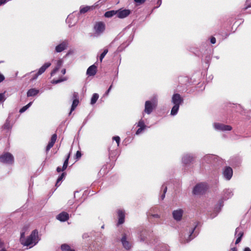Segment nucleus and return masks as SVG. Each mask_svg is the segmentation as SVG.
<instances>
[{"label":"nucleus","mask_w":251,"mask_h":251,"mask_svg":"<svg viewBox=\"0 0 251 251\" xmlns=\"http://www.w3.org/2000/svg\"><path fill=\"white\" fill-rule=\"evenodd\" d=\"M65 170H63V167L61 168V167H58L56 169V171L58 172V173H60L62 171H64Z\"/></svg>","instance_id":"nucleus-41"},{"label":"nucleus","mask_w":251,"mask_h":251,"mask_svg":"<svg viewBox=\"0 0 251 251\" xmlns=\"http://www.w3.org/2000/svg\"><path fill=\"white\" fill-rule=\"evenodd\" d=\"M51 65V63L47 62L45 63L38 70V72L35 74L31 78L32 80L36 79L38 76L42 74Z\"/></svg>","instance_id":"nucleus-6"},{"label":"nucleus","mask_w":251,"mask_h":251,"mask_svg":"<svg viewBox=\"0 0 251 251\" xmlns=\"http://www.w3.org/2000/svg\"><path fill=\"white\" fill-rule=\"evenodd\" d=\"M62 63L63 61L61 59L57 61L56 67L53 69L50 73L51 76L53 75L59 70L62 65Z\"/></svg>","instance_id":"nucleus-18"},{"label":"nucleus","mask_w":251,"mask_h":251,"mask_svg":"<svg viewBox=\"0 0 251 251\" xmlns=\"http://www.w3.org/2000/svg\"><path fill=\"white\" fill-rule=\"evenodd\" d=\"M214 127L216 129L221 131H230L232 128L230 126L220 123L215 124Z\"/></svg>","instance_id":"nucleus-8"},{"label":"nucleus","mask_w":251,"mask_h":251,"mask_svg":"<svg viewBox=\"0 0 251 251\" xmlns=\"http://www.w3.org/2000/svg\"><path fill=\"white\" fill-rule=\"evenodd\" d=\"M154 217H157V215H154Z\"/></svg>","instance_id":"nucleus-56"},{"label":"nucleus","mask_w":251,"mask_h":251,"mask_svg":"<svg viewBox=\"0 0 251 251\" xmlns=\"http://www.w3.org/2000/svg\"><path fill=\"white\" fill-rule=\"evenodd\" d=\"M183 213V210L181 209L174 210L173 212V218L176 221H179L182 219Z\"/></svg>","instance_id":"nucleus-11"},{"label":"nucleus","mask_w":251,"mask_h":251,"mask_svg":"<svg viewBox=\"0 0 251 251\" xmlns=\"http://www.w3.org/2000/svg\"><path fill=\"white\" fill-rule=\"evenodd\" d=\"M239 228L238 227L236 229V233H237L239 231Z\"/></svg>","instance_id":"nucleus-54"},{"label":"nucleus","mask_w":251,"mask_h":251,"mask_svg":"<svg viewBox=\"0 0 251 251\" xmlns=\"http://www.w3.org/2000/svg\"><path fill=\"white\" fill-rule=\"evenodd\" d=\"M3 127L5 129H7L8 128V125L7 123H5L3 126Z\"/></svg>","instance_id":"nucleus-48"},{"label":"nucleus","mask_w":251,"mask_h":251,"mask_svg":"<svg viewBox=\"0 0 251 251\" xmlns=\"http://www.w3.org/2000/svg\"><path fill=\"white\" fill-rule=\"evenodd\" d=\"M244 251H251V250L249 248L246 247L244 249Z\"/></svg>","instance_id":"nucleus-51"},{"label":"nucleus","mask_w":251,"mask_h":251,"mask_svg":"<svg viewBox=\"0 0 251 251\" xmlns=\"http://www.w3.org/2000/svg\"><path fill=\"white\" fill-rule=\"evenodd\" d=\"M66 175V173L64 172V173H62V174L58 177V178L57 179V181H56V182L55 184V186L58 187L60 185V182L61 181L63 178H64Z\"/></svg>","instance_id":"nucleus-23"},{"label":"nucleus","mask_w":251,"mask_h":251,"mask_svg":"<svg viewBox=\"0 0 251 251\" xmlns=\"http://www.w3.org/2000/svg\"><path fill=\"white\" fill-rule=\"evenodd\" d=\"M94 29L97 33L100 34L104 31L105 28V25L103 22H96L94 25Z\"/></svg>","instance_id":"nucleus-7"},{"label":"nucleus","mask_w":251,"mask_h":251,"mask_svg":"<svg viewBox=\"0 0 251 251\" xmlns=\"http://www.w3.org/2000/svg\"><path fill=\"white\" fill-rule=\"evenodd\" d=\"M91 9L90 6H86L82 8H80L79 12L80 14H84L89 11Z\"/></svg>","instance_id":"nucleus-28"},{"label":"nucleus","mask_w":251,"mask_h":251,"mask_svg":"<svg viewBox=\"0 0 251 251\" xmlns=\"http://www.w3.org/2000/svg\"><path fill=\"white\" fill-rule=\"evenodd\" d=\"M66 69H63L61 71V73L63 75H65L66 74Z\"/></svg>","instance_id":"nucleus-50"},{"label":"nucleus","mask_w":251,"mask_h":251,"mask_svg":"<svg viewBox=\"0 0 251 251\" xmlns=\"http://www.w3.org/2000/svg\"><path fill=\"white\" fill-rule=\"evenodd\" d=\"M4 99V95L2 93L0 94V102Z\"/></svg>","instance_id":"nucleus-45"},{"label":"nucleus","mask_w":251,"mask_h":251,"mask_svg":"<svg viewBox=\"0 0 251 251\" xmlns=\"http://www.w3.org/2000/svg\"><path fill=\"white\" fill-rule=\"evenodd\" d=\"M134 1L136 3L137 5H139L144 3L146 0H134Z\"/></svg>","instance_id":"nucleus-35"},{"label":"nucleus","mask_w":251,"mask_h":251,"mask_svg":"<svg viewBox=\"0 0 251 251\" xmlns=\"http://www.w3.org/2000/svg\"><path fill=\"white\" fill-rule=\"evenodd\" d=\"M99 98V95L97 93H94L92 97L91 100V104H95L96 102V101H97V100H98Z\"/></svg>","instance_id":"nucleus-26"},{"label":"nucleus","mask_w":251,"mask_h":251,"mask_svg":"<svg viewBox=\"0 0 251 251\" xmlns=\"http://www.w3.org/2000/svg\"><path fill=\"white\" fill-rule=\"evenodd\" d=\"M206 189L207 185L204 183H200L194 187L193 192L195 195H201L204 193Z\"/></svg>","instance_id":"nucleus-3"},{"label":"nucleus","mask_w":251,"mask_h":251,"mask_svg":"<svg viewBox=\"0 0 251 251\" xmlns=\"http://www.w3.org/2000/svg\"><path fill=\"white\" fill-rule=\"evenodd\" d=\"M38 241V232L37 230L35 229L32 231L31 234L28 238L25 240V241L22 242V244L25 246H28L32 245V244H36Z\"/></svg>","instance_id":"nucleus-1"},{"label":"nucleus","mask_w":251,"mask_h":251,"mask_svg":"<svg viewBox=\"0 0 251 251\" xmlns=\"http://www.w3.org/2000/svg\"><path fill=\"white\" fill-rule=\"evenodd\" d=\"M112 87V85H111L110 87H109L108 89L107 90V91L105 93V95H107L108 93L110 92L111 88Z\"/></svg>","instance_id":"nucleus-44"},{"label":"nucleus","mask_w":251,"mask_h":251,"mask_svg":"<svg viewBox=\"0 0 251 251\" xmlns=\"http://www.w3.org/2000/svg\"><path fill=\"white\" fill-rule=\"evenodd\" d=\"M138 126L139 127V128L136 132V134H139L145 128L146 125L144 122L142 120H140L138 123Z\"/></svg>","instance_id":"nucleus-17"},{"label":"nucleus","mask_w":251,"mask_h":251,"mask_svg":"<svg viewBox=\"0 0 251 251\" xmlns=\"http://www.w3.org/2000/svg\"><path fill=\"white\" fill-rule=\"evenodd\" d=\"M0 162L3 163L12 164L14 162V157L9 152H5L0 155Z\"/></svg>","instance_id":"nucleus-2"},{"label":"nucleus","mask_w":251,"mask_h":251,"mask_svg":"<svg viewBox=\"0 0 251 251\" xmlns=\"http://www.w3.org/2000/svg\"><path fill=\"white\" fill-rule=\"evenodd\" d=\"M131 13L129 9L121 8L117 10V17L120 19H124L128 17Z\"/></svg>","instance_id":"nucleus-5"},{"label":"nucleus","mask_w":251,"mask_h":251,"mask_svg":"<svg viewBox=\"0 0 251 251\" xmlns=\"http://www.w3.org/2000/svg\"><path fill=\"white\" fill-rule=\"evenodd\" d=\"M233 175V170L230 167L226 166L224 170L223 175L227 179L229 180L231 178Z\"/></svg>","instance_id":"nucleus-9"},{"label":"nucleus","mask_w":251,"mask_h":251,"mask_svg":"<svg viewBox=\"0 0 251 251\" xmlns=\"http://www.w3.org/2000/svg\"><path fill=\"white\" fill-rule=\"evenodd\" d=\"M81 155H82V154H81V151H77L76 153L75 154V159L78 160L80 158V157H81Z\"/></svg>","instance_id":"nucleus-36"},{"label":"nucleus","mask_w":251,"mask_h":251,"mask_svg":"<svg viewBox=\"0 0 251 251\" xmlns=\"http://www.w3.org/2000/svg\"><path fill=\"white\" fill-rule=\"evenodd\" d=\"M112 139H113V140H115L116 142V143L117 144V146H119L120 142V137L118 136H114L112 138Z\"/></svg>","instance_id":"nucleus-34"},{"label":"nucleus","mask_w":251,"mask_h":251,"mask_svg":"<svg viewBox=\"0 0 251 251\" xmlns=\"http://www.w3.org/2000/svg\"><path fill=\"white\" fill-rule=\"evenodd\" d=\"M69 214L66 212H62L58 214L57 216V219L61 222L66 221L69 219Z\"/></svg>","instance_id":"nucleus-16"},{"label":"nucleus","mask_w":251,"mask_h":251,"mask_svg":"<svg viewBox=\"0 0 251 251\" xmlns=\"http://www.w3.org/2000/svg\"><path fill=\"white\" fill-rule=\"evenodd\" d=\"M32 102H30L29 103H28L27 105L24 106L19 111L20 113H22L25 112V110L27 109V108L31 105Z\"/></svg>","instance_id":"nucleus-32"},{"label":"nucleus","mask_w":251,"mask_h":251,"mask_svg":"<svg viewBox=\"0 0 251 251\" xmlns=\"http://www.w3.org/2000/svg\"><path fill=\"white\" fill-rule=\"evenodd\" d=\"M70 155H71V153L70 152L66 159H65V160L64 161V162L63 163V170H66L68 167V162H69V159L70 158Z\"/></svg>","instance_id":"nucleus-29"},{"label":"nucleus","mask_w":251,"mask_h":251,"mask_svg":"<svg viewBox=\"0 0 251 251\" xmlns=\"http://www.w3.org/2000/svg\"><path fill=\"white\" fill-rule=\"evenodd\" d=\"M161 3H162V0H158L157 1V6L156 7H159L161 4Z\"/></svg>","instance_id":"nucleus-43"},{"label":"nucleus","mask_w":251,"mask_h":251,"mask_svg":"<svg viewBox=\"0 0 251 251\" xmlns=\"http://www.w3.org/2000/svg\"><path fill=\"white\" fill-rule=\"evenodd\" d=\"M78 93L76 92H74L73 94V99L74 100H78Z\"/></svg>","instance_id":"nucleus-37"},{"label":"nucleus","mask_w":251,"mask_h":251,"mask_svg":"<svg viewBox=\"0 0 251 251\" xmlns=\"http://www.w3.org/2000/svg\"><path fill=\"white\" fill-rule=\"evenodd\" d=\"M97 71V67L95 65H92L90 66L87 70L86 74L89 76H94L95 75Z\"/></svg>","instance_id":"nucleus-15"},{"label":"nucleus","mask_w":251,"mask_h":251,"mask_svg":"<svg viewBox=\"0 0 251 251\" xmlns=\"http://www.w3.org/2000/svg\"><path fill=\"white\" fill-rule=\"evenodd\" d=\"M0 251H6L5 250H4V249H2L1 250H0Z\"/></svg>","instance_id":"nucleus-55"},{"label":"nucleus","mask_w":251,"mask_h":251,"mask_svg":"<svg viewBox=\"0 0 251 251\" xmlns=\"http://www.w3.org/2000/svg\"><path fill=\"white\" fill-rule=\"evenodd\" d=\"M57 134H53L51 137L50 140L48 143L47 146L46 147V152H48L54 146V144H55L56 139H57Z\"/></svg>","instance_id":"nucleus-13"},{"label":"nucleus","mask_w":251,"mask_h":251,"mask_svg":"<svg viewBox=\"0 0 251 251\" xmlns=\"http://www.w3.org/2000/svg\"><path fill=\"white\" fill-rule=\"evenodd\" d=\"M230 251H237V249L236 247L231 248Z\"/></svg>","instance_id":"nucleus-49"},{"label":"nucleus","mask_w":251,"mask_h":251,"mask_svg":"<svg viewBox=\"0 0 251 251\" xmlns=\"http://www.w3.org/2000/svg\"><path fill=\"white\" fill-rule=\"evenodd\" d=\"M243 235H244V232L242 231H240L238 233V237L242 238V237L243 236Z\"/></svg>","instance_id":"nucleus-40"},{"label":"nucleus","mask_w":251,"mask_h":251,"mask_svg":"<svg viewBox=\"0 0 251 251\" xmlns=\"http://www.w3.org/2000/svg\"><path fill=\"white\" fill-rule=\"evenodd\" d=\"M3 242L0 239V247H2L3 246Z\"/></svg>","instance_id":"nucleus-52"},{"label":"nucleus","mask_w":251,"mask_h":251,"mask_svg":"<svg viewBox=\"0 0 251 251\" xmlns=\"http://www.w3.org/2000/svg\"><path fill=\"white\" fill-rule=\"evenodd\" d=\"M216 38L214 37H212L210 39V42L212 44H214L216 43Z\"/></svg>","instance_id":"nucleus-39"},{"label":"nucleus","mask_w":251,"mask_h":251,"mask_svg":"<svg viewBox=\"0 0 251 251\" xmlns=\"http://www.w3.org/2000/svg\"><path fill=\"white\" fill-rule=\"evenodd\" d=\"M241 239L242 238H240V237H238L236 239V241H235V244H238V243H239L241 241Z\"/></svg>","instance_id":"nucleus-42"},{"label":"nucleus","mask_w":251,"mask_h":251,"mask_svg":"<svg viewBox=\"0 0 251 251\" xmlns=\"http://www.w3.org/2000/svg\"><path fill=\"white\" fill-rule=\"evenodd\" d=\"M78 103H79L78 100H73L70 114L71 113V112L72 111H73L75 109L76 107L78 105Z\"/></svg>","instance_id":"nucleus-25"},{"label":"nucleus","mask_w":251,"mask_h":251,"mask_svg":"<svg viewBox=\"0 0 251 251\" xmlns=\"http://www.w3.org/2000/svg\"><path fill=\"white\" fill-rule=\"evenodd\" d=\"M68 43L66 41H63L55 47V51L57 52H61L66 50L68 47Z\"/></svg>","instance_id":"nucleus-12"},{"label":"nucleus","mask_w":251,"mask_h":251,"mask_svg":"<svg viewBox=\"0 0 251 251\" xmlns=\"http://www.w3.org/2000/svg\"><path fill=\"white\" fill-rule=\"evenodd\" d=\"M4 76L0 74V82L4 80Z\"/></svg>","instance_id":"nucleus-47"},{"label":"nucleus","mask_w":251,"mask_h":251,"mask_svg":"<svg viewBox=\"0 0 251 251\" xmlns=\"http://www.w3.org/2000/svg\"><path fill=\"white\" fill-rule=\"evenodd\" d=\"M117 213H118V225L123 224L125 222V211L122 210H118Z\"/></svg>","instance_id":"nucleus-14"},{"label":"nucleus","mask_w":251,"mask_h":251,"mask_svg":"<svg viewBox=\"0 0 251 251\" xmlns=\"http://www.w3.org/2000/svg\"><path fill=\"white\" fill-rule=\"evenodd\" d=\"M117 14V10H110L106 12L104 16L106 18H111Z\"/></svg>","instance_id":"nucleus-22"},{"label":"nucleus","mask_w":251,"mask_h":251,"mask_svg":"<svg viewBox=\"0 0 251 251\" xmlns=\"http://www.w3.org/2000/svg\"><path fill=\"white\" fill-rule=\"evenodd\" d=\"M7 0H0V5L4 4L6 2Z\"/></svg>","instance_id":"nucleus-46"},{"label":"nucleus","mask_w":251,"mask_h":251,"mask_svg":"<svg viewBox=\"0 0 251 251\" xmlns=\"http://www.w3.org/2000/svg\"><path fill=\"white\" fill-rule=\"evenodd\" d=\"M156 103L154 101L147 100L145 102L144 112L150 114L156 107Z\"/></svg>","instance_id":"nucleus-4"},{"label":"nucleus","mask_w":251,"mask_h":251,"mask_svg":"<svg viewBox=\"0 0 251 251\" xmlns=\"http://www.w3.org/2000/svg\"><path fill=\"white\" fill-rule=\"evenodd\" d=\"M108 50L107 49H105L101 53V54L100 56V62L102 61L103 58L105 57L106 54L107 53Z\"/></svg>","instance_id":"nucleus-31"},{"label":"nucleus","mask_w":251,"mask_h":251,"mask_svg":"<svg viewBox=\"0 0 251 251\" xmlns=\"http://www.w3.org/2000/svg\"><path fill=\"white\" fill-rule=\"evenodd\" d=\"M162 187L164 188V190H163V194L161 195V199L162 200H163L165 197V194L167 192V187L166 186H165L164 185H163L162 186Z\"/></svg>","instance_id":"nucleus-33"},{"label":"nucleus","mask_w":251,"mask_h":251,"mask_svg":"<svg viewBox=\"0 0 251 251\" xmlns=\"http://www.w3.org/2000/svg\"><path fill=\"white\" fill-rule=\"evenodd\" d=\"M25 237V232L23 231L21 233V243H22V242H23V238H24Z\"/></svg>","instance_id":"nucleus-38"},{"label":"nucleus","mask_w":251,"mask_h":251,"mask_svg":"<svg viewBox=\"0 0 251 251\" xmlns=\"http://www.w3.org/2000/svg\"><path fill=\"white\" fill-rule=\"evenodd\" d=\"M67 80V78L66 77H63V78L58 79H53L51 81V83L52 84H57L58 83L66 81Z\"/></svg>","instance_id":"nucleus-30"},{"label":"nucleus","mask_w":251,"mask_h":251,"mask_svg":"<svg viewBox=\"0 0 251 251\" xmlns=\"http://www.w3.org/2000/svg\"><path fill=\"white\" fill-rule=\"evenodd\" d=\"M195 227H194V228H193V229H192V231H191V234L189 235V236H190L191 235V234H192V233L194 232V230H195Z\"/></svg>","instance_id":"nucleus-53"},{"label":"nucleus","mask_w":251,"mask_h":251,"mask_svg":"<svg viewBox=\"0 0 251 251\" xmlns=\"http://www.w3.org/2000/svg\"><path fill=\"white\" fill-rule=\"evenodd\" d=\"M61 249L63 251H75L74 250L71 248L70 246L66 244L62 245Z\"/></svg>","instance_id":"nucleus-24"},{"label":"nucleus","mask_w":251,"mask_h":251,"mask_svg":"<svg viewBox=\"0 0 251 251\" xmlns=\"http://www.w3.org/2000/svg\"><path fill=\"white\" fill-rule=\"evenodd\" d=\"M179 106L177 105V104L176 105H174V106L172 108L171 114L172 115H175L176 114L179 109Z\"/></svg>","instance_id":"nucleus-27"},{"label":"nucleus","mask_w":251,"mask_h":251,"mask_svg":"<svg viewBox=\"0 0 251 251\" xmlns=\"http://www.w3.org/2000/svg\"><path fill=\"white\" fill-rule=\"evenodd\" d=\"M182 160L184 164H187L193 160V157L190 155H186L183 157Z\"/></svg>","instance_id":"nucleus-21"},{"label":"nucleus","mask_w":251,"mask_h":251,"mask_svg":"<svg viewBox=\"0 0 251 251\" xmlns=\"http://www.w3.org/2000/svg\"><path fill=\"white\" fill-rule=\"evenodd\" d=\"M39 93V90L36 89H30L27 92L28 97H32L36 95Z\"/></svg>","instance_id":"nucleus-20"},{"label":"nucleus","mask_w":251,"mask_h":251,"mask_svg":"<svg viewBox=\"0 0 251 251\" xmlns=\"http://www.w3.org/2000/svg\"><path fill=\"white\" fill-rule=\"evenodd\" d=\"M183 99L181 98L179 94H175L172 97V101L174 105L179 106L180 104L183 102Z\"/></svg>","instance_id":"nucleus-10"},{"label":"nucleus","mask_w":251,"mask_h":251,"mask_svg":"<svg viewBox=\"0 0 251 251\" xmlns=\"http://www.w3.org/2000/svg\"><path fill=\"white\" fill-rule=\"evenodd\" d=\"M122 243L123 244L124 248L127 250H128L130 248L131 245L130 243L126 241V235H123L122 238L121 239Z\"/></svg>","instance_id":"nucleus-19"}]
</instances>
